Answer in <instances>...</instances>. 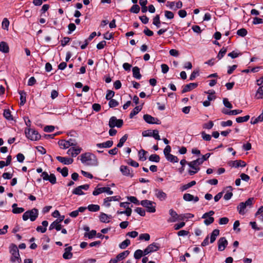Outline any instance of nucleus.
I'll use <instances>...</instances> for the list:
<instances>
[{"mask_svg":"<svg viewBox=\"0 0 263 263\" xmlns=\"http://www.w3.org/2000/svg\"><path fill=\"white\" fill-rule=\"evenodd\" d=\"M226 190L227 191V193L224 195L223 198L226 200H228L230 199L233 196V193L232 192L233 188L232 186H229L226 188Z\"/></svg>","mask_w":263,"mask_h":263,"instance_id":"25","label":"nucleus"},{"mask_svg":"<svg viewBox=\"0 0 263 263\" xmlns=\"http://www.w3.org/2000/svg\"><path fill=\"white\" fill-rule=\"evenodd\" d=\"M255 97L257 99H260L263 98V86L259 87L255 94Z\"/></svg>","mask_w":263,"mask_h":263,"instance_id":"36","label":"nucleus"},{"mask_svg":"<svg viewBox=\"0 0 263 263\" xmlns=\"http://www.w3.org/2000/svg\"><path fill=\"white\" fill-rule=\"evenodd\" d=\"M152 134V137H153L156 140H159L160 139V136L159 135V132L158 130H153Z\"/></svg>","mask_w":263,"mask_h":263,"instance_id":"62","label":"nucleus"},{"mask_svg":"<svg viewBox=\"0 0 263 263\" xmlns=\"http://www.w3.org/2000/svg\"><path fill=\"white\" fill-rule=\"evenodd\" d=\"M166 6L173 10H177L182 7V3L181 1L177 2L168 1Z\"/></svg>","mask_w":263,"mask_h":263,"instance_id":"11","label":"nucleus"},{"mask_svg":"<svg viewBox=\"0 0 263 263\" xmlns=\"http://www.w3.org/2000/svg\"><path fill=\"white\" fill-rule=\"evenodd\" d=\"M87 209L89 211L97 212L100 210V206L97 204H90L88 206Z\"/></svg>","mask_w":263,"mask_h":263,"instance_id":"42","label":"nucleus"},{"mask_svg":"<svg viewBox=\"0 0 263 263\" xmlns=\"http://www.w3.org/2000/svg\"><path fill=\"white\" fill-rule=\"evenodd\" d=\"M62 219H61L60 221H59L58 219L54 221L49 227V230H52L53 229H55L57 231H59L62 229V226L59 223Z\"/></svg>","mask_w":263,"mask_h":263,"instance_id":"21","label":"nucleus"},{"mask_svg":"<svg viewBox=\"0 0 263 263\" xmlns=\"http://www.w3.org/2000/svg\"><path fill=\"white\" fill-rule=\"evenodd\" d=\"M0 51L7 53L9 51V47L8 44L4 41L0 43Z\"/></svg>","mask_w":263,"mask_h":263,"instance_id":"24","label":"nucleus"},{"mask_svg":"<svg viewBox=\"0 0 263 263\" xmlns=\"http://www.w3.org/2000/svg\"><path fill=\"white\" fill-rule=\"evenodd\" d=\"M223 103L224 105L228 108H232V105L231 103L229 101L228 99L227 98H224L223 99Z\"/></svg>","mask_w":263,"mask_h":263,"instance_id":"63","label":"nucleus"},{"mask_svg":"<svg viewBox=\"0 0 263 263\" xmlns=\"http://www.w3.org/2000/svg\"><path fill=\"white\" fill-rule=\"evenodd\" d=\"M123 124V121L122 119H117L116 117H111L109 121V126L114 128L115 126L120 128Z\"/></svg>","mask_w":263,"mask_h":263,"instance_id":"7","label":"nucleus"},{"mask_svg":"<svg viewBox=\"0 0 263 263\" xmlns=\"http://www.w3.org/2000/svg\"><path fill=\"white\" fill-rule=\"evenodd\" d=\"M164 16L167 19H173L174 17V13L170 11L166 10L164 11Z\"/></svg>","mask_w":263,"mask_h":263,"instance_id":"52","label":"nucleus"},{"mask_svg":"<svg viewBox=\"0 0 263 263\" xmlns=\"http://www.w3.org/2000/svg\"><path fill=\"white\" fill-rule=\"evenodd\" d=\"M115 92L112 90H108L107 91V93L105 97V98L107 100H111V99L114 96Z\"/></svg>","mask_w":263,"mask_h":263,"instance_id":"54","label":"nucleus"},{"mask_svg":"<svg viewBox=\"0 0 263 263\" xmlns=\"http://www.w3.org/2000/svg\"><path fill=\"white\" fill-rule=\"evenodd\" d=\"M198 86L196 83H191L189 84L185 85L182 90V93H185L192 90Z\"/></svg>","mask_w":263,"mask_h":263,"instance_id":"20","label":"nucleus"},{"mask_svg":"<svg viewBox=\"0 0 263 263\" xmlns=\"http://www.w3.org/2000/svg\"><path fill=\"white\" fill-rule=\"evenodd\" d=\"M160 21L159 15H156L153 18V24L155 25L157 28H159L160 26Z\"/></svg>","mask_w":263,"mask_h":263,"instance_id":"41","label":"nucleus"},{"mask_svg":"<svg viewBox=\"0 0 263 263\" xmlns=\"http://www.w3.org/2000/svg\"><path fill=\"white\" fill-rule=\"evenodd\" d=\"M132 210L131 208L129 207H127L126 210L124 211H119L117 212L118 214H126L127 216H129L132 214Z\"/></svg>","mask_w":263,"mask_h":263,"instance_id":"47","label":"nucleus"},{"mask_svg":"<svg viewBox=\"0 0 263 263\" xmlns=\"http://www.w3.org/2000/svg\"><path fill=\"white\" fill-rule=\"evenodd\" d=\"M203 163L202 160L200 158L189 162L187 164L191 168H199L198 166L201 164Z\"/></svg>","mask_w":263,"mask_h":263,"instance_id":"23","label":"nucleus"},{"mask_svg":"<svg viewBox=\"0 0 263 263\" xmlns=\"http://www.w3.org/2000/svg\"><path fill=\"white\" fill-rule=\"evenodd\" d=\"M102 193H106L108 195H111L113 194V191L111 190L109 187H102L100 188H96L93 191L92 194L97 196Z\"/></svg>","mask_w":263,"mask_h":263,"instance_id":"9","label":"nucleus"},{"mask_svg":"<svg viewBox=\"0 0 263 263\" xmlns=\"http://www.w3.org/2000/svg\"><path fill=\"white\" fill-rule=\"evenodd\" d=\"M140 7L137 5H134L130 9V12L134 13H138L140 11Z\"/></svg>","mask_w":263,"mask_h":263,"instance_id":"49","label":"nucleus"},{"mask_svg":"<svg viewBox=\"0 0 263 263\" xmlns=\"http://www.w3.org/2000/svg\"><path fill=\"white\" fill-rule=\"evenodd\" d=\"M143 256V251L141 250H137L135 252L134 257L137 259H140Z\"/></svg>","mask_w":263,"mask_h":263,"instance_id":"51","label":"nucleus"},{"mask_svg":"<svg viewBox=\"0 0 263 263\" xmlns=\"http://www.w3.org/2000/svg\"><path fill=\"white\" fill-rule=\"evenodd\" d=\"M129 251L128 250L123 251V252L119 254L116 256L117 259L118 260V261L122 260L125 257H126L129 255Z\"/></svg>","mask_w":263,"mask_h":263,"instance_id":"31","label":"nucleus"},{"mask_svg":"<svg viewBox=\"0 0 263 263\" xmlns=\"http://www.w3.org/2000/svg\"><path fill=\"white\" fill-rule=\"evenodd\" d=\"M250 118V116L247 115L244 117H239L236 119V121L237 123H242L244 122H247L249 120Z\"/></svg>","mask_w":263,"mask_h":263,"instance_id":"43","label":"nucleus"},{"mask_svg":"<svg viewBox=\"0 0 263 263\" xmlns=\"http://www.w3.org/2000/svg\"><path fill=\"white\" fill-rule=\"evenodd\" d=\"M96 235H97V232H96V231H95V230H91L88 233H86L85 234V236L88 237L89 239L92 238Z\"/></svg>","mask_w":263,"mask_h":263,"instance_id":"59","label":"nucleus"},{"mask_svg":"<svg viewBox=\"0 0 263 263\" xmlns=\"http://www.w3.org/2000/svg\"><path fill=\"white\" fill-rule=\"evenodd\" d=\"M42 224L43 225V227L42 226H38L36 230L37 232H40L42 233H45L46 231V228L48 225V222L46 220H44L42 222Z\"/></svg>","mask_w":263,"mask_h":263,"instance_id":"28","label":"nucleus"},{"mask_svg":"<svg viewBox=\"0 0 263 263\" xmlns=\"http://www.w3.org/2000/svg\"><path fill=\"white\" fill-rule=\"evenodd\" d=\"M89 187V185L88 184H84L82 185L79 186L78 187L75 188L73 191L72 194L78 195H84V193L83 192L82 190H87Z\"/></svg>","mask_w":263,"mask_h":263,"instance_id":"12","label":"nucleus"},{"mask_svg":"<svg viewBox=\"0 0 263 263\" xmlns=\"http://www.w3.org/2000/svg\"><path fill=\"white\" fill-rule=\"evenodd\" d=\"M120 171L122 175L125 176L132 178L134 175L133 170L127 166L121 165L120 167Z\"/></svg>","mask_w":263,"mask_h":263,"instance_id":"10","label":"nucleus"},{"mask_svg":"<svg viewBox=\"0 0 263 263\" xmlns=\"http://www.w3.org/2000/svg\"><path fill=\"white\" fill-rule=\"evenodd\" d=\"M196 183V181L193 180V181H192L191 182L186 184H184L183 185H182L181 187H180V190L182 192L185 191V190H186L187 189L191 187L192 186H193V185H195Z\"/></svg>","mask_w":263,"mask_h":263,"instance_id":"34","label":"nucleus"},{"mask_svg":"<svg viewBox=\"0 0 263 263\" xmlns=\"http://www.w3.org/2000/svg\"><path fill=\"white\" fill-rule=\"evenodd\" d=\"M214 221V218L213 217H208V218H205L204 221V223L206 225L209 226Z\"/></svg>","mask_w":263,"mask_h":263,"instance_id":"58","label":"nucleus"},{"mask_svg":"<svg viewBox=\"0 0 263 263\" xmlns=\"http://www.w3.org/2000/svg\"><path fill=\"white\" fill-rule=\"evenodd\" d=\"M82 163L86 165L96 166L98 164L97 157L92 154L85 153L80 156Z\"/></svg>","mask_w":263,"mask_h":263,"instance_id":"1","label":"nucleus"},{"mask_svg":"<svg viewBox=\"0 0 263 263\" xmlns=\"http://www.w3.org/2000/svg\"><path fill=\"white\" fill-rule=\"evenodd\" d=\"M183 199L186 201H194V202H196L199 201L198 197L194 196L189 193L184 194L183 196Z\"/></svg>","mask_w":263,"mask_h":263,"instance_id":"18","label":"nucleus"},{"mask_svg":"<svg viewBox=\"0 0 263 263\" xmlns=\"http://www.w3.org/2000/svg\"><path fill=\"white\" fill-rule=\"evenodd\" d=\"M4 117L8 120H13V117L9 109H5L3 113Z\"/></svg>","mask_w":263,"mask_h":263,"instance_id":"39","label":"nucleus"},{"mask_svg":"<svg viewBox=\"0 0 263 263\" xmlns=\"http://www.w3.org/2000/svg\"><path fill=\"white\" fill-rule=\"evenodd\" d=\"M113 145V141L111 140L107 141L105 142L97 144V146L99 148H109Z\"/></svg>","mask_w":263,"mask_h":263,"instance_id":"26","label":"nucleus"},{"mask_svg":"<svg viewBox=\"0 0 263 263\" xmlns=\"http://www.w3.org/2000/svg\"><path fill=\"white\" fill-rule=\"evenodd\" d=\"M48 178H49V179H48V180L52 184H54L56 183L57 179H56V177L54 174H51L49 176Z\"/></svg>","mask_w":263,"mask_h":263,"instance_id":"60","label":"nucleus"},{"mask_svg":"<svg viewBox=\"0 0 263 263\" xmlns=\"http://www.w3.org/2000/svg\"><path fill=\"white\" fill-rule=\"evenodd\" d=\"M140 204L146 208V211L149 213H154L156 212V203L148 200H143L140 202Z\"/></svg>","mask_w":263,"mask_h":263,"instance_id":"5","label":"nucleus"},{"mask_svg":"<svg viewBox=\"0 0 263 263\" xmlns=\"http://www.w3.org/2000/svg\"><path fill=\"white\" fill-rule=\"evenodd\" d=\"M19 94L20 95V105H23L26 101V93L24 91H20Z\"/></svg>","mask_w":263,"mask_h":263,"instance_id":"35","label":"nucleus"},{"mask_svg":"<svg viewBox=\"0 0 263 263\" xmlns=\"http://www.w3.org/2000/svg\"><path fill=\"white\" fill-rule=\"evenodd\" d=\"M56 159L61 163L65 165H69L73 162V159L70 158L57 156Z\"/></svg>","mask_w":263,"mask_h":263,"instance_id":"17","label":"nucleus"},{"mask_svg":"<svg viewBox=\"0 0 263 263\" xmlns=\"http://www.w3.org/2000/svg\"><path fill=\"white\" fill-rule=\"evenodd\" d=\"M127 137H128V136H127V135H126V134H125L124 136H123L120 139L119 142L117 144V147H121L123 145L124 142L126 141Z\"/></svg>","mask_w":263,"mask_h":263,"instance_id":"45","label":"nucleus"},{"mask_svg":"<svg viewBox=\"0 0 263 263\" xmlns=\"http://www.w3.org/2000/svg\"><path fill=\"white\" fill-rule=\"evenodd\" d=\"M165 157L168 161L173 163L177 162L178 161V158L171 154L166 155Z\"/></svg>","mask_w":263,"mask_h":263,"instance_id":"37","label":"nucleus"},{"mask_svg":"<svg viewBox=\"0 0 263 263\" xmlns=\"http://www.w3.org/2000/svg\"><path fill=\"white\" fill-rule=\"evenodd\" d=\"M38 215V210L35 208H33L31 210H29L25 212L23 215L22 218L24 221H26L28 219H30L31 221H34L37 217Z\"/></svg>","mask_w":263,"mask_h":263,"instance_id":"4","label":"nucleus"},{"mask_svg":"<svg viewBox=\"0 0 263 263\" xmlns=\"http://www.w3.org/2000/svg\"><path fill=\"white\" fill-rule=\"evenodd\" d=\"M9 26V21L7 18H4L2 22L3 29L8 30Z\"/></svg>","mask_w":263,"mask_h":263,"instance_id":"46","label":"nucleus"},{"mask_svg":"<svg viewBox=\"0 0 263 263\" xmlns=\"http://www.w3.org/2000/svg\"><path fill=\"white\" fill-rule=\"evenodd\" d=\"M26 137L32 141H37L41 138V136L37 131L33 129L27 128L25 131Z\"/></svg>","mask_w":263,"mask_h":263,"instance_id":"6","label":"nucleus"},{"mask_svg":"<svg viewBox=\"0 0 263 263\" xmlns=\"http://www.w3.org/2000/svg\"><path fill=\"white\" fill-rule=\"evenodd\" d=\"M81 151L82 148L79 146L72 147L67 151V154L72 157H75L81 153Z\"/></svg>","mask_w":263,"mask_h":263,"instance_id":"14","label":"nucleus"},{"mask_svg":"<svg viewBox=\"0 0 263 263\" xmlns=\"http://www.w3.org/2000/svg\"><path fill=\"white\" fill-rule=\"evenodd\" d=\"M111 218V215H108L104 213H101L100 215V220L104 223L109 222Z\"/></svg>","mask_w":263,"mask_h":263,"instance_id":"29","label":"nucleus"},{"mask_svg":"<svg viewBox=\"0 0 263 263\" xmlns=\"http://www.w3.org/2000/svg\"><path fill=\"white\" fill-rule=\"evenodd\" d=\"M135 211L136 213H137L138 214H139L141 216H144L145 215V210H143L141 208H139V207L136 208L135 209Z\"/></svg>","mask_w":263,"mask_h":263,"instance_id":"56","label":"nucleus"},{"mask_svg":"<svg viewBox=\"0 0 263 263\" xmlns=\"http://www.w3.org/2000/svg\"><path fill=\"white\" fill-rule=\"evenodd\" d=\"M139 240H144L145 241H148L150 239V236L147 233L141 234L139 236Z\"/></svg>","mask_w":263,"mask_h":263,"instance_id":"50","label":"nucleus"},{"mask_svg":"<svg viewBox=\"0 0 263 263\" xmlns=\"http://www.w3.org/2000/svg\"><path fill=\"white\" fill-rule=\"evenodd\" d=\"M58 143L61 147L64 149L68 148L70 146H76L77 144V142L72 139L69 140H61L59 141Z\"/></svg>","mask_w":263,"mask_h":263,"instance_id":"8","label":"nucleus"},{"mask_svg":"<svg viewBox=\"0 0 263 263\" xmlns=\"http://www.w3.org/2000/svg\"><path fill=\"white\" fill-rule=\"evenodd\" d=\"M141 109H142V107L139 106H137L135 107L134 108V109L130 113V115H129L130 118H133V117L134 116H135L136 115H137L141 110Z\"/></svg>","mask_w":263,"mask_h":263,"instance_id":"38","label":"nucleus"},{"mask_svg":"<svg viewBox=\"0 0 263 263\" xmlns=\"http://www.w3.org/2000/svg\"><path fill=\"white\" fill-rule=\"evenodd\" d=\"M229 164L230 166L235 167H245L247 165L245 161L241 160L231 161Z\"/></svg>","mask_w":263,"mask_h":263,"instance_id":"19","label":"nucleus"},{"mask_svg":"<svg viewBox=\"0 0 263 263\" xmlns=\"http://www.w3.org/2000/svg\"><path fill=\"white\" fill-rule=\"evenodd\" d=\"M169 214L172 217L168 220L169 222H175L178 220V217H179L178 215L173 209L170 210Z\"/></svg>","mask_w":263,"mask_h":263,"instance_id":"27","label":"nucleus"},{"mask_svg":"<svg viewBox=\"0 0 263 263\" xmlns=\"http://www.w3.org/2000/svg\"><path fill=\"white\" fill-rule=\"evenodd\" d=\"M228 241L225 237H221L218 241V248L219 251H223L228 245Z\"/></svg>","mask_w":263,"mask_h":263,"instance_id":"16","label":"nucleus"},{"mask_svg":"<svg viewBox=\"0 0 263 263\" xmlns=\"http://www.w3.org/2000/svg\"><path fill=\"white\" fill-rule=\"evenodd\" d=\"M72 250V247H69L65 249V252L63 255V257L65 259H69L72 258V253L71 252Z\"/></svg>","mask_w":263,"mask_h":263,"instance_id":"22","label":"nucleus"},{"mask_svg":"<svg viewBox=\"0 0 263 263\" xmlns=\"http://www.w3.org/2000/svg\"><path fill=\"white\" fill-rule=\"evenodd\" d=\"M147 152L144 149H141L139 151V159L141 161H145L146 159V157L145 156Z\"/></svg>","mask_w":263,"mask_h":263,"instance_id":"40","label":"nucleus"},{"mask_svg":"<svg viewBox=\"0 0 263 263\" xmlns=\"http://www.w3.org/2000/svg\"><path fill=\"white\" fill-rule=\"evenodd\" d=\"M237 34L239 36L243 37V36H246L247 35V31L245 28H241V29H239V30H237Z\"/></svg>","mask_w":263,"mask_h":263,"instance_id":"53","label":"nucleus"},{"mask_svg":"<svg viewBox=\"0 0 263 263\" xmlns=\"http://www.w3.org/2000/svg\"><path fill=\"white\" fill-rule=\"evenodd\" d=\"M227 52V49L223 47L221 50L219 51L218 54L217 55V58L219 60H220L226 54Z\"/></svg>","mask_w":263,"mask_h":263,"instance_id":"57","label":"nucleus"},{"mask_svg":"<svg viewBox=\"0 0 263 263\" xmlns=\"http://www.w3.org/2000/svg\"><path fill=\"white\" fill-rule=\"evenodd\" d=\"M127 199L131 202H133L136 205H139L140 204L139 201L134 196L128 197Z\"/></svg>","mask_w":263,"mask_h":263,"instance_id":"55","label":"nucleus"},{"mask_svg":"<svg viewBox=\"0 0 263 263\" xmlns=\"http://www.w3.org/2000/svg\"><path fill=\"white\" fill-rule=\"evenodd\" d=\"M9 252L11 254L10 260L12 262L20 263L21 259L19 253V250L16 245L11 243L9 246Z\"/></svg>","mask_w":263,"mask_h":263,"instance_id":"3","label":"nucleus"},{"mask_svg":"<svg viewBox=\"0 0 263 263\" xmlns=\"http://www.w3.org/2000/svg\"><path fill=\"white\" fill-rule=\"evenodd\" d=\"M147 248L148 249L150 252L152 253L159 250L160 246L158 243L154 242L148 245Z\"/></svg>","mask_w":263,"mask_h":263,"instance_id":"30","label":"nucleus"},{"mask_svg":"<svg viewBox=\"0 0 263 263\" xmlns=\"http://www.w3.org/2000/svg\"><path fill=\"white\" fill-rule=\"evenodd\" d=\"M201 136L203 139L205 141H210L211 139V135L206 134L204 132L201 133Z\"/></svg>","mask_w":263,"mask_h":263,"instance_id":"64","label":"nucleus"},{"mask_svg":"<svg viewBox=\"0 0 263 263\" xmlns=\"http://www.w3.org/2000/svg\"><path fill=\"white\" fill-rule=\"evenodd\" d=\"M109 106L110 107H116L119 105V103L115 99L109 100Z\"/></svg>","mask_w":263,"mask_h":263,"instance_id":"61","label":"nucleus"},{"mask_svg":"<svg viewBox=\"0 0 263 263\" xmlns=\"http://www.w3.org/2000/svg\"><path fill=\"white\" fill-rule=\"evenodd\" d=\"M133 77L137 79H140L141 75L140 73V69L138 67H134L133 68Z\"/></svg>","mask_w":263,"mask_h":263,"instance_id":"32","label":"nucleus"},{"mask_svg":"<svg viewBox=\"0 0 263 263\" xmlns=\"http://www.w3.org/2000/svg\"><path fill=\"white\" fill-rule=\"evenodd\" d=\"M143 119L149 124H160L159 120L157 118H155L149 115H144L143 116Z\"/></svg>","mask_w":263,"mask_h":263,"instance_id":"15","label":"nucleus"},{"mask_svg":"<svg viewBox=\"0 0 263 263\" xmlns=\"http://www.w3.org/2000/svg\"><path fill=\"white\" fill-rule=\"evenodd\" d=\"M149 160L151 161L158 162L160 161V157L158 155L153 154L149 156Z\"/></svg>","mask_w":263,"mask_h":263,"instance_id":"48","label":"nucleus"},{"mask_svg":"<svg viewBox=\"0 0 263 263\" xmlns=\"http://www.w3.org/2000/svg\"><path fill=\"white\" fill-rule=\"evenodd\" d=\"M253 198H249L245 202H241L237 206V210L239 214L245 215L247 212V208H251L254 202Z\"/></svg>","mask_w":263,"mask_h":263,"instance_id":"2","label":"nucleus"},{"mask_svg":"<svg viewBox=\"0 0 263 263\" xmlns=\"http://www.w3.org/2000/svg\"><path fill=\"white\" fill-rule=\"evenodd\" d=\"M154 193L155 196L160 201H164L167 198V194L161 190L155 189Z\"/></svg>","mask_w":263,"mask_h":263,"instance_id":"13","label":"nucleus"},{"mask_svg":"<svg viewBox=\"0 0 263 263\" xmlns=\"http://www.w3.org/2000/svg\"><path fill=\"white\" fill-rule=\"evenodd\" d=\"M130 240L128 239H126L119 245V247L122 249H125L130 245Z\"/></svg>","mask_w":263,"mask_h":263,"instance_id":"44","label":"nucleus"},{"mask_svg":"<svg viewBox=\"0 0 263 263\" xmlns=\"http://www.w3.org/2000/svg\"><path fill=\"white\" fill-rule=\"evenodd\" d=\"M219 234V230L218 229H215L213 231L210 238V242L213 243L216 240V237Z\"/></svg>","mask_w":263,"mask_h":263,"instance_id":"33","label":"nucleus"}]
</instances>
